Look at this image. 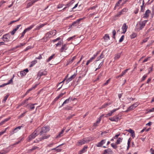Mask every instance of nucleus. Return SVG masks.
Returning <instances> with one entry per match:
<instances>
[{"instance_id":"1","label":"nucleus","mask_w":154,"mask_h":154,"mask_svg":"<svg viewBox=\"0 0 154 154\" xmlns=\"http://www.w3.org/2000/svg\"><path fill=\"white\" fill-rule=\"evenodd\" d=\"M147 21V20H144L138 22L136 25L135 29L138 31L142 29L145 26Z\"/></svg>"},{"instance_id":"2","label":"nucleus","mask_w":154,"mask_h":154,"mask_svg":"<svg viewBox=\"0 0 154 154\" xmlns=\"http://www.w3.org/2000/svg\"><path fill=\"white\" fill-rule=\"evenodd\" d=\"M56 30L51 31L47 32L43 38V39L45 42H46L51 38L53 35H55L56 34Z\"/></svg>"},{"instance_id":"3","label":"nucleus","mask_w":154,"mask_h":154,"mask_svg":"<svg viewBox=\"0 0 154 154\" xmlns=\"http://www.w3.org/2000/svg\"><path fill=\"white\" fill-rule=\"evenodd\" d=\"M90 140L87 138H84L83 139L79 141L77 144V145L79 146L88 142Z\"/></svg>"},{"instance_id":"4","label":"nucleus","mask_w":154,"mask_h":154,"mask_svg":"<svg viewBox=\"0 0 154 154\" xmlns=\"http://www.w3.org/2000/svg\"><path fill=\"white\" fill-rule=\"evenodd\" d=\"M104 39L105 41L104 44L105 46H107L110 45V42L109 40V37L108 34L105 35V36L104 37Z\"/></svg>"},{"instance_id":"5","label":"nucleus","mask_w":154,"mask_h":154,"mask_svg":"<svg viewBox=\"0 0 154 154\" xmlns=\"http://www.w3.org/2000/svg\"><path fill=\"white\" fill-rule=\"evenodd\" d=\"M49 130V127L48 126H45L42 127L41 129L40 132V135H42L43 134L46 133Z\"/></svg>"},{"instance_id":"6","label":"nucleus","mask_w":154,"mask_h":154,"mask_svg":"<svg viewBox=\"0 0 154 154\" xmlns=\"http://www.w3.org/2000/svg\"><path fill=\"white\" fill-rule=\"evenodd\" d=\"M37 129L29 137V140L30 141L33 139L34 138L37 134Z\"/></svg>"},{"instance_id":"7","label":"nucleus","mask_w":154,"mask_h":154,"mask_svg":"<svg viewBox=\"0 0 154 154\" xmlns=\"http://www.w3.org/2000/svg\"><path fill=\"white\" fill-rule=\"evenodd\" d=\"M68 48V47L67 44H64L63 45L61 48L59 50V52L60 53H62L63 52H66V51L67 50Z\"/></svg>"},{"instance_id":"8","label":"nucleus","mask_w":154,"mask_h":154,"mask_svg":"<svg viewBox=\"0 0 154 154\" xmlns=\"http://www.w3.org/2000/svg\"><path fill=\"white\" fill-rule=\"evenodd\" d=\"M10 35L7 34L3 35L2 39L5 42H8L10 40Z\"/></svg>"},{"instance_id":"9","label":"nucleus","mask_w":154,"mask_h":154,"mask_svg":"<svg viewBox=\"0 0 154 154\" xmlns=\"http://www.w3.org/2000/svg\"><path fill=\"white\" fill-rule=\"evenodd\" d=\"M22 127V126H19L13 129L10 132L11 134H13L14 133L17 132L19 130L21 129Z\"/></svg>"},{"instance_id":"10","label":"nucleus","mask_w":154,"mask_h":154,"mask_svg":"<svg viewBox=\"0 0 154 154\" xmlns=\"http://www.w3.org/2000/svg\"><path fill=\"white\" fill-rule=\"evenodd\" d=\"M109 119L112 122H117L119 119L118 116H114L112 117L109 118Z\"/></svg>"},{"instance_id":"11","label":"nucleus","mask_w":154,"mask_h":154,"mask_svg":"<svg viewBox=\"0 0 154 154\" xmlns=\"http://www.w3.org/2000/svg\"><path fill=\"white\" fill-rule=\"evenodd\" d=\"M47 74V72L45 70H41L38 73V77L40 78L42 75H45Z\"/></svg>"},{"instance_id":"12","label":"nucleus","mask_w":154,"mask_h":154,"mask_svg":"<svg viewBox=\"0 0 154 154\" xmlns=\"http://www.w3.org/2000/svg\"><path fill=\"white\" fill-rule=\"evenodd\" d=\"M128 28V27L127 26L125 23L123 24L122 27V30L123 31V32H122V33H125L126 32Z\"/></svg>"},{"instance_id":"13","label":"nucleus","mask_w":154,"mask_h":154,"mask_svg":"<svg viewBox=\"0 0 154 154\" xmlns=\"http://www.w3.org/2000/svg\"><path fill=\"white\" fill-rule=\"evenodd\" d=\"M97 56V54L94 55L89 60H88L86 63V65H88L90 63L92 62V61L95 59Z\"/></svg>"},{"instance_id":"14","label":"nucleus","mask_w":154,"mask_h":154,"mask_svg":"<svg viewBox=\"0 0 154 154\" xmlns=\"http://www.w3.org/2000/svg\"><path fill=\"white\" fill-rule=\"evenodd\" d=\"M106 141V140H103L97 144L96 146L97 147H101L105 143Z\"/></svg>"},{"instance_id":"15","label":"nucleus","mask_w":154,"mask_h":154,"mask_svg":"<svg viewBox=\"0 0 154 154\" xmlns=\"http://www.w3.org/2000/svg\"><path fill=\"white\" fill-rule=\"evenodd\" d=\"M150 12H151L149 10H147L146 11L145 14H144L143 17L145 18H148L149 17V16L150 13Z\"/></svg>"},{"instance_id":"16","label":"nucleus","mask_w":154,"mask_h":154,"mask_svg":"<svg viewBox=\"0 0 154 154\" xmlns=\"http://www.w3.org/2000/svg\"><path fill=\"white\" fill-rule=\"evenodd\" d=\"M49 137V135H48L47 136H43L42 138H40L38 139H37L34 142V143H37L39 141H40L42 140L45 139Z\"/></svg>"},{"instance_id":"17","label":"nucleus","mask_w":154,"mask_h":154,"mask_svg":"<svg viewBox=\"0 0 154 154\" xmlns=\"http://www.w3.org/2000/svg\"><path fill=\"white\" fill-rule=\"evenodd\" d=\"M76 74L75 73L72 75L71 77L68 78L66 81V83H68L69 82L71 81L76 76Z\"/></svg>"},{"instance_id":"18","label":"nucleus","mask_w":154,"mask_h":154,"mask_svg":"<svg viewBox=\"0 0 154 154\" xmlns=\"http://www.w3.org/2000/svg\"><path fill=\"white\" fill-rule=\"evenodd\" d=\"M66 128L64 127L62 131L59 133L58 135L57 136V138H59L63 135L64 131Z\"/></svg>"},{"instance_id":"19","label":"nucleus","mask_w":154,"mask_h":154,"mask_svg":"<svg viewBox=\"0 0 154 154\" xmlns=\"http://www.w3.org/2000/svg\"><path fill=\"white\" fill-rule=\"evenodd\" d=\"M127 131L131 134V136L133 138H134L135 137L134 131L133 130L131 129H130L128 130H127Z\"/></svg>"},{"instance_id":"20","label":"nucleus","mask_w":154,"mask_h":154,"mask_svg":"<svg viewBox=\"0 0 154 154\" xmlns=\"http://www.w3.org/2000/svg\"><path fill=\"white\" fill-rule=\"evenodd\" d=\"M21 26V25H18L17 26V27L13 29L12 31L11 32V33L12 35H13L17 31V29H18Z\"/></svg>"},{"instance_id":"21","label":"nucleus","mask_w":154,"mask_h":154,"mask_svg":"<svg viewBox=\"0 0 154 154\" xmlns=\"http://www.w3.org/2000/svg\"><path fill=\"white\" fill-rule=\"evenodd\" d=\"M128 69H127L123 71L122 72V73H121V74H120V75L117 76L116 77V78H118L119 77L122 76L124 75L127 72V71H128Z\"/></svg>"},{"instance_id":"22","label":"nucleus","mask_w":154,"mask_h":154,"mask_svg":"<svg viewBox=\"0 0 154 154\" xmlns=\"http://www.w3.org/2000/svg\"><path fill=\"white\" fill-rule=\"evenodd\" d=\"M87 148V146H84L83 149L79 152V154H82L83 152H85L86 151V150Z\"/></svg>"},{"instance_id":"23","label":"nucleus","mask_w":154,"mask_h":154,"mask_svg":"<svg viewBox=\"0 0 154 154\" xmlns=\"http://www.w3.org/2000/svg\"><path fill=\"white\" fill-rule=\"evenodd\" d=\"M10 118H6L4 120L2 121L1 122H0V126L2 125H3L4 123H5L6 122L9 120Z\"/></svg>"},{"instance_id":"24","label":"nucleus","mask_w":154,"mask_h":154,"mask_svg":"<svg viewBox=\"0 0 154 154\" xmlns=\"http://www.w3.org/2000/svg\"><path fill=\"white\" fill-rule=\"evenodd\" d=\"M104 57V55L103 54V53H102L97 58V60L96 61V63L100 59L103 58Z\"/></svg>"},{"instance_id":"25","label":"nucleus","mask_w":154,"mask_h":154,"mask_svg":"<svg viewBox=\"0 0 154 154\" xmlns=\"http://www.w3.org/2000/svg\"><path fill=\"white\" fill-rule=\"evenodd\" d=\"M63 145V144H60V145H59L56 148H53V149H51V150L54 149V150H56V151H57V152H60L61 151V149H59V148H57L61 146L62 145Z\"/></svg>"},{"instance_id":"26","label":"nucleus","mask_w":154,"mask_h":154,"mask_svg":"<svg viewBox=\"0 0 154 154\" xmlns=\"http://www.w3.org/2000/svg\"><path fill=\"white\" fill-rule=\"evenodd\" d=\"M35 104H32L30 103L28 104L27 105L29 106L30 109L32 110L34 109L35 106L34 105Z\"/></svg>"},{"instance_id":"27","label":"nucleus","mask_w":154,"mask_h":154,"mask_svg":"<svg viewBox=\"0 0 154 154\" xmlns=\"http://www.w3.org/2000/svg\"><path fill=\"white\" fill-rule=\"evenodd\" d=\"M37 85H35V86H34L32 87V88L29 89H28L26 92V94H28V93H29V91H32V90L35 89L37 87Z\"/></svg>"},{"instance_id":"28","label":"nucleus","mask_w":154,"mask_h":154,"mask_svg":"<svg viewBox=\"0 0 154 154\" xmlns=\"http://www.w3.org/2000/svg\"><path fill=\"white\" fill-rule=\"evenodd\" d=\"M66 93V92H65L64 93H61L60 94H59L57 97L55 99V101H56L59 98L62 97V96L64 95Z\"/></svg>"},{"instance_id":"29","label":"nucleus","mask_w":154,"mask_h":154,"mask_svg":"<svg viewBox=\"0 0 154 154\" xmlns=\"http://www.w3.org/2000/svg\"><path fill=\"white\" fill-rule=\"evenodd\" d=\"M35 25H32L29 26V27H28L26 29L24 30L26 32L27 31H29Z\"/></svg>"},{"instance_id":"30","label":"nucleus","mask_w":154,"mask_h":154,"mask_svg":"<svg viewBox=\"0 0 154 154\" xmlns=\"http://www.w3.org/2000/svg\"><path fill=\"white\" fill-rule=\"evenodd\" d=\"M123 140V138L122 137H119L117 139V141L116 143V144H120L122 142Z\"/></svg>"},{"instance_id":"31","label":"nucleus","mask_w":154,"mask_h":154,"mask_svg":"<svg viewBox=\"0 0 154 154\" xmlns=\"http://www.w3.org/2000/svg\"><path fill=\"white\" fill-rule=\"evenodd\" d=\"M134 108L133 106V105H132L130 106L128 108L127 110L125 112H128L130 111L131 110L134 109Z\"/></svg>"},{"instance_id":"32","label":"nucleus","mask_w":154,"mask_h":154,"mask_svg":"<svg viewBox=\"0 0 154 154\" xmlns=\"http://www.w3.org/2000/svg\"><path fill=\"white\" fill-rule=\"evenodd\" d=\"M72 99L71 98L69 97L68 99L66 100L62 104L61 106H63L64 104L68 103H69V101L70 100H71Z\"/></svg>"},{"instance_id":"33","label":"nucleus","mask_w":154,"mask_h":154,"mask_svg":"<svg viewBox=\"0 0 154 154\" xmlns=\"http://www.w3.org/2000/svg\"><path fill=\"white\" fill-rule=\"evenodd\" d=\"M35 3V2H34V1H33L27 4L26 8H29V7L31 6L32 5H33V4Z\"/></svg>"},{"instance_id":"34","label":"nucleus","mask_w":154,"mask_h":154,"mask_svg":"<svg viewBox=\"0 0 154 154\" xmlns=\"http://www.w3.org/2000/svg\"><path fill=\"white\" fill-rule=\"evenodd\" d=\"M128 10L126 8L123 9L122 11L119 13V15H121L122 14H124L125 13L127 12Z\"/></svg>"},{"instance_id":"35","label":"nucleus","mask_w":154,"mask_h":154,"mask_svg":"<svg viewBox=\"0 0 154 154\" xmlns=\"http://www.w3.org/2000/svg\"><path fill=\"white\" fill-rule=\"evenodd\" d=\"M121 54L119 53H118L115 55L114 59L115 60L118 59L120 57Z\"/></svg>"},{"instance_id":"36","label":"nucleus","mask_w":154,"mask_h":154,"mask_svg":"<svg viewBox=\"0 0 154 154\" xmlns=\"http://www.w3.org/2000/svg\"><path fill=\"white\" fill-rule=\"evenodd\" d=\"M37 63L36 60H34L31 62V64L30 65V67H31L33 66L35 64Z\"/></svg>"},{"instance_id":"37","label":"nucleus","mask_w":154,"mask_h":154,"mask_svg":"<svg viewBox=\"0 0 154 154\" xmlns=\"http://www.w3.org/2000/svg\"><path fill=\"white\" fill-rule=\"evenodd\" d=\"M76 58V57L74 56L72 57V58L71 59H70L69 60V61L68 62V64H69V63H72L73 62V60Z\"/></svg>"},{"instance_id":"38","label":"nucleus","mask_w":154,"mask_h":154,"mask_svg":"<svg viewBox=\"0 0 154 154\" xmlns=\"http://www.w3.org/2000/svg\"><path fill=\"white\" fill-rule=\"evenodd\" d=\"M109 152L111 153L112 152V151L109 149L105 150L104 151V154H106V153H109Z\"/></svg>"},{"instance_id":"39","label":"nucleus","mask_w":154,"mask_h":154,"mask_svg":"<svg viewBox=\"0 0 154 154\" xmlns=\"http://www.w3.org/2000/svg\"><path fill=\"white\" fill-rule=\"evenodd\" d=\"M103 62L104 61L103 60V61L101 63H99L98 67L96 69L95 71H97V69L100 68L101 66L103 64Z\"/></svg>"},{"instance_id":"40","label":"nucleus","mask_w":154,"mask_h":154,"mask_svg":"<svg viewBox=\"0 0 154 154\" xmlns=\"http://www.w3.org/2000/svg\"><path fill=\"white\" fill-rule=\"evenodd\" d=\"M122 0H119L118 2H117L115 5L114 7V9H116V8L119 6V4L121 2Z\"/></svg>"},{"instance_id":"41","label":"nucleus","mask_w":154,"mask_h":154,"mask_svg":"<svg viewBox=\"0 0 154 154\" xmlns=\"http://www.w3.org/2000/svg\"><path fill=\"white\" fill-rule=\"evenodd\" d=\"M20 74L21 76L22 77L25 76L26 75V73L24 71H23L20 72Z\"/></svg>"},{"instance_id":"42","label":"nucleus","mask_w":154,"mask_h":154,"mask_svg":"<svg viewBox=\"0 0 154 154\" xmlns=\"http://www.w3.org/2000/svg\"><path fill=\"white\" fill-rule=\"evenodd\" d=\"M104 116V114H102L101 116H100L99 118L98 119V120H97V123H99L101 121L102 118Z\"/></svg>"},{"instance_id":"43","label":"nucleus","mask_w":154,"mask_h":154,"mask_svg":"<svg viewBox=\"0 0 154 154\" xmlns=\"http://www.w3.org/2000/svg\"><path fill=\"white\" fill-rule=\"evenodd\" d=\"M30 98V97H29L28 99H26V100H24L22 103L21 104L22 105L24 104L25 103H26L27 101Z\"/></svg>"},{"instance_id":"44","label":"nucleus","mask_w":154,"mask_h":154,"mask_svg":"<svg viewBox=\"0 0 154 154\" xmlns=\"http://www.w3.org/2000/svg\"><path fill=\"white\" fill-rule=\"evenodd\" d=\"M117 144H116H116H114L113 143H112L111 144V146L113 148H114V149H116L117 148Z\"/></svg>"},{"instance_id":"45","label":"nucleus","mask_w":154,"mask_h":154,"mask_svg":"<svg viewBox=\"0 0 154 154\" xmlns=\"http://www.w3.org/2000/svg\"><path fill=\"white\" fill-rule=\"evenodd\" d=\"M7 152L8 151H7L3 150L0 152V154H6Z\"/></svg>"},{"instance_id":"46","label":"nucleus","mask_w":154,"mask_h":154,"mask_svg":"<svg viewBox=\"0 0 154 154\" xmlns=\"http://www.w3.org/2000/svg\"><path fill=\"white\" fill-rule=\"evenodd\" d=\"M139 104V103L138 102H137L136 103H134L133 105V106H134V108H135L136 107H137Z\"/></svg>"},{"instance_id":"47","label":"nucleus","mask_w":154,"mask_h":154,"mask_svg":"<svg viewBox=\"0 0 154 154\" xmlns=\"http://www.w3.org/2000/svg\"><path fill=\"white\" fill-rule=\"evenodd\" d=\"M142 5L141 6V10L142 11H143L144 10V7H143V5L144 4V1L143 0L142 2Z\"/></svg>"},{"instance_id":"48","label":"nucleus","mask_w":154,"mask_h":154,"mask_svg":"<svg viewBox=\"0 0 154 154\" xmlns=\"http://www.w3.org/2000/svg\"><path fill=\"white\" fill-rule=\"evenodd\" d=\"M54 55V54H53V55L51 56L47 60V62H49L52 59Z\"/></svg>"},{"instance_id":"49","label":"nucleus","mask_w":154,"mask_h":154,"mask_svg":"<svg viewBox=\"0 0 154 154\" xmlns=\"http://www.w3.org/2000/svg\"><path fill=\"white\" fill-rule=\"evenodd\" d=\"M39 149V148L37 146H34L31 149H30V150L31 151H32L35 149Z\"/></svg>"},{"instance_id":"50","label":"nucleus","mask_w":154,"mask_h":154,"mask_svg":"<svg viewBox=\"0 0 154 154\" xmlns=\"http://www.w3.org/2000/svg\"><path fill=\"white\" fill-rule=\"evenodd\" d=\"M9 95L8 94H7L4 97V98L3 100V102H5L6 100H7V98H8Z\"/></svg>"},{"instance_id":"51","label":"nucleus","mask_w":154,"mask_h":154,"mask_svg":"<svg viewBox=\"0 0 154 154\" xmlns=\"http://www.w3.org/2000/svg\"><path fill=\"white\" fill-rule=\"evenodd\" d=\"M124 35H123L121 36V38H120V39L119 40V42H121L123 41L124 40Z\"/></svg>"},{"instance_id":"52","label":"nucleus","mask_w":154,"mask_h":154,"mask_svg":"<svg viewBox=\"0 0 154 154\" xmlns=\"http://www.w3.org/2000/svg\"><path fill=\"white\" fill-rule=\"evenodd\" d=\"M112 34H113V38H115V36L116 35V32L115 30H113L112 32Z\"/></svg>"},{"instance_id":"53","label":"nucleus","mask_w":154,"mask_h":154,"mask_svg":"<svg viewBox=\"0 0 154 154\" xmlns=\"http://www.w3.org/2000/svg\"><path fill=\"white\" fill-rule=\"evenodd\" d=\"M119 108L117 109H113L112 110H111L110 112L111 113V114H112L114 112H116V111L117 110L119 109Z\"/></svg>"},{"instance_id":"54","label":"nucleus","mask_w":154,"mask_h":154,"mask_svg":"<svg viewBox=\"0 0 154 154\" xmlns=\"http://www.w3.org/2000/svg\"><path fill=\"white\" fill-rule=\"evenodd\" d=\"M65 80H63V81H62V82H60L59 84L58 85V86H60V87H59V88L58 89V90H59L61 88V87H62L63 85H61V84Z\"/></svg>"},{"instance_id":"55","label":"nucleus","mask_w":154,"mask_h":154,"mask_svg":"<svg viewBox=\"0 0 154 154\" xmlns=\"http://www.w3.org/2000/svg\"><path fill=\"white\" fill-rule=\"evenodd\" d=\"M112 103V102L107 103H105L103 105H104V106L105 107H106V106L110 105Z\"/></svg>"},{"instance_id":"56","label":"nucleus","mask_w":154,"mask_h":154,"mask_svg":"<svg viewBox=\"0 0 154 154\" xmlns=\"http://www.w3.org/2000/svg\"><path fill=\"white\" fill-rule=\"evenodd\" d=\"M137 35L136 33H133L131 35V36L132 38H134L136 37Z\"/></svg>"},{"instance_id":"57","label":"nucleus","mask_w":154,"mask_h":154,"mask_svg":"<svg viewBox=\"0 0 154 154\" xmlns=\"http://www.w3.org/2000/svg\"><path fill=\"white\" fill-rule=\"evenodd\" d=\"M81 20V19H79L78 20L76 21L75 22L73 23L72 24V25L74 26L75 25V24L76 23H79V22L80 21V20Z\"/></svg>"},{"instance_id":"58","label":"nucleus","mask_w":154,"mask_h":154,"mask_svg":"<svg viewBox=\"0 0 154 154\" xmlns=\"http://www.w3.org/2000/svg\"><path fill=\"white\" fill-rule=\"evenodd\" d=\"M112 115V114L110 112H109V113H108L106 115L105 117H108L110 116H111Z\"/></svg>"},{"instance_id":"59","label":"nucleus","mask_w":154,"mask_h":154,"mask_svg":"<svg viewBox=\"0 0 154 154\" xmlns=\"http://www.w3.org/2000/svg\"><path fill=\"white\" fill-rule=\"evenodd\" d=\"M32 48H33V47L29 46L27 47H26V48L25 49L24 51H27L28 50Z\"/></svg>"},{"instance_id":"60","label":"nucleus","mask_w":154,"mask_h":154,"mask_svg":"<svg viewBox=\"0 0 154 154\" xmlns=\"http://www.w3.org/2000/svg\"><path fill=\"white\" fill-rule=\"evenodd\" d=\"M74 2V0H72L71 2L69 4H67V5L68 6H69L72 5Z\"/></svg>"},{"instance_id":"61","label":"nucleus","mask_w":154,"mask_h":154,"mask_svg":"<svg viewBox=\"0 0 154 154\" xmlns=\"http://www.w3.org/2000/svg\"><path fill=\"white\" fill-rule=\"evenodd\" d=\"M13 77H12V79H11L9 80V82L7 83L8 85H9V84H11V83H12L13 82Z\"/></svg>"},{"instance_id":"62","label":"nucleus","mask_w":154,"mask_h":154,"mask_svg":"<svg viewBox=\"0 0 154 154\" xmlns=\"http://www.w3.org/2000/svg\"><path fill=\"white\" fill-rule=\"evenodd\" d=\"M147 74H146V75H144L143 76V77H142V81H143L144 80H145V79H146V78L147 77Z\"/></svg>"},{"instance_id":"63","label":"nucleus","mask_w":154,"mask_h":154,"mask_svg":"<svg viewBox=\"0 0 154 154\" xmlns=\"http://www.w3.org/2000/svg\"><path fill=\"white\" fill-rule=\"evenodd\" d=\"M110 80V78L109 79H108L106 81V82L104 84V85H107L108 84V83H109V82Z\"/></svg>"},{"instance_id":"64","label":"nucleus","mask_w":154,"mask_h":154,"mask_svg":"<svg viewBox=\"0 0 154 154\" xmlns=\"http://www.w3.org/2000/svg\"><path fill=\"white\" fill-rule=\"evenodd\" d=\"M150 58V57H148L147 58L144 59L143 61V63H144L148 61V60Z\"/></svg>"}]
</instances>
